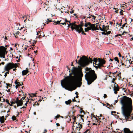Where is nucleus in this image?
<instances>
[{
  "label": "nucleus",
  "instance_id": "1",
  "mask_svg": "<svg viewBox=\"0 0 133 133\" xmlns=\"http://www.w3.org/2000/svg\"><path fill=\"white\" fill-rule=\"evenodd\" d=\"M78 68L73 67L71 72L69 76L65 77L61 81V84L62 87L66 90L72 91L76 89L77 87L73 84L76 83L77 87H80L82 84V81L83 75L82 71V68L78 66Z\"/></svg>",
  "mask_w": 133,
  "mask_h": 133
},
{
  "label": "nucleus",
  "instance_id": "2",
  "mask_svg": "<svg viewBox=\"0 0 133 133\" xmlns=\"http://www.w3.org/2000/svg\"><path fill=\"white\" fill-rule=\"evenodd\" d=\"M120 103L122 105V113L125 117L126 121H131L133 119L132 116L131 115V113L132 110L131 99L126 96H124L121 98Z\"/></svg>",
  "mask_w": 133,
  "mask_h": 133
},
{
  "label": "nucleus",
  "instance_id": "3",
  "mask_svg": "<svg viewBox=\"0 0 133 133\" xmlns=\"http://www.w3.org/2000/svg\"><path fill=\"white\" fill-rule=\"evenodd\" d=\"M85 73H86L84 76L85 79L87 82L88 84L89 85L97 79V74L95 71L90 68L87 67L85 68Z\"/></svg>",
  "mask_w": 133,
  "mask_h": 133
},
{
  "label": "nucleus",
  "instance_id": "4",
  "mask_svg": "<svg viewBox=\"0 0 133 133\" xmlns=\"http://www.w3.org/2000/svg\"><path fill=\"white\" fill-rule=\"evenodd\" d=\"M95 62V65H97L98 63V59L96 58H94L92 60V59L89 57H86L85 56H83L82 57H80V59L78 62L76 60V61L77 63H78L79 65L82 67H84L86 65L89 64L90 63H92V61Z\"/></svg>",
  "mask_w": 133,
  "mask_h": 133
},
{
  "label": "nucleus",
  "instance_id": "5",
  "mask_svg": "<svg viewBox=\"0 0 133 133\" xmlns=\"http://www.w3.org/2000/svg\"><path fill=\"white\" fill-rule=\"evenodd\" d=\"M18 64H14L13 63H7L5 65L4 70H8L14 68H16L17 67H18L17 65Z\"/></svg>",
  "mask_w": 133,
  "mask_h": 133
},
{
  "label": "nucleus",
  "instance_id": "6",
  "mask_svg": "<svg viewBox=\"0 0 133 133\" xmlns=\"http://www.w3.org/2000/svg\"><path fill=\"white\" fill-rule=\"evenodd\" d=\"M98 63L97 64V66H95V67L97 69L98 68L101 69L102 67L104 66V65L105 64L106 61L104 59L99 58H98ZM94 66L95 67L94 65Z\"/></svg>",
  "mask_w": 133,
  "mask_h": 133
},
{
  "label": "nucleus",
  "instance_id": "7",
  "mask_svg": "<svg viewBox=\"0 0 133 133\" xmlns=\"http://www.w3.org/2000/svg\"><path fill=\"white\" fill-rule=\"evenodd\" d=\"M7 48L3 46H0V57L5 58V55H6L7 51H6Z\"/></svg>",
  "mask_w": 133,
  "mask_h": 133
},
{
  "label": "nucleus",
  "instance_id": "8",
  "mask_svg": "<svg viewBox=\"0 0 133 133\" xmlns=\"http://www.w3.org/2000/svg\"><path fill=\"white\" fill-rule=\"evenodd\" d=\"M88 25L89 26V29L90 30L92 31H95V27L96 25V24H92L90 22H88Z\"/></svg>",
  "mask_w": 133,
  "mask_h": 133
},
{
  "label": "nucleus",
  "instance_id": "9",
  "mask_svg": "<svg viewBox=\"0 0 133 133\" xmlns=\"http://www.w3.org/2000/svg\"><path fill=\"white\" fill-rule=\"evenodd\" d=\"M70 28L72 31H73L74 29H75L77 32H78V33H79L80 31H79L78 28L72 25H71Z\"/></svg>",
  "mask_w": 133,
  "mask_h": 133
},
{
  "label": "nucleus",
  "instance_id": "10",
  "mask_svg": "<svg viewBox=\"0 0 133 133\" xmlns=\"http://www.w3.org/2000/svg\"><path fill=\"white\" fill-rule=\"evenodd\" d=\"M123 131L124 133H132L130 129L127 128H125L123 129V131L122 130V132Z\"/></svg>",
  "mask_w": 133,
  "mask_h": 133
},
{
  "label": "nucleus",
  "instance_id": "11",
  "mask_svg": "<svg viewBox=\"0 0 133 133\" xmlns=\"http://www.w3.org/2000/svg\"><path fill=\"white\" fill-rule=\"evenodd\" d=\"M119 87H116V85H114V93L115 94H117V91L119 90Z\"/></svg>",
  "mask_w": 133,
  "mask_h": 133
},
{
  "label": "nucleus",
  "instance_id": "12",
  "mask_svg": "<svg viewBox=\"0 0 133 133\" xmlns=\"http://www.w3.org/2000/svg\"><path fill=\"white\" fill-rule=\"evenodd\" d=\"M78 29H80L81 30H83V28H82V27L84 25V24L83 23V22L82 21L80 23V24L79 25H78Z\"/></svg>",
  "mask_w": 133,
  "mask_h": 133
},
{
  "label": "nucleus",
  "instance_id": "13",
  "mask_svg": "<svg viewBox=\"0 0 133 133\" xmlns=\"http://www.w3.org/2000/svg\"><path fill=\"white\" fill-rule=\"evenodd\" d=\"M15 102H16L17 107L22 106L23 104V102L22 101H20L19 100L18 101H16Z\"/></svg>",
  "mask_w": 133,
  "mask_h": 133
},
{
  "label": "nucleus",
  "instance_id": "14",
  "mask_svg": "<svg viewBox=\"0 0 133 133\" xmlns=\"http://www.w3.org/2000/svg\"><path fill=\"white\" fill-rule=\"evenodd\" d=\"M26 69V70H24L22 71V74L23 76L26 75L28 72V69Z\"/></svg>",
  "mask_w": 133,
  "mask_h": 133
},
{
  "label": "nucleus",
  "instance_id": "15",
  "mask_svg": "<svg viewBox=\"0 0 133 133\" xmlns=\"http://www.w3.org/2000/svg\"><path fill=\"white\" fill-rule=\"evenodd\" d=\"M39 32V33H40V35L38 37L39 38H41V37H44L45 36V35L44 34L43 32L41 31Z\"/></svg>",
  "mask_w": 133,
  "mask_h": 133
},
{
  "label": "nucleus",
  "instance_id": "16",
  "mask_svg": "<svg viewBox=\"0 0 133 133\" xmlns=\"http://www.w3.org/2000/svg\"><path fill=\"white\" fill-rule=\"evenodd\" d=\"M21 84H15L16 85L15 86V88L16 89H17L18 87H20V86H22L23 85V82L21 81Z\"/></svg>",
  "mask_w": 133,
  "mask_h": 133
},
{
  "label": "nucleus",
  "instance_id": "17",
  "mask_svg": "<svg viewBox=\"0 0 133 133\" xmlns=\"http://www.w3.org/2000/svg\"><path fill=\"white\" fill-rule=\"evenodd\" d=\"M61 21H57V22H55L54 21V23H55V24H54H54H55V25H57L58 24H61L64 25V23H60V22Z\"/></svg>",
  "mask_w": 133,
  "mask_h": 133
},
{
  "label": "nucleus",
  "instance_id": "18",
  "mask_svg": "<svg viewBox=\"0 0 133 133\" xmlns=\"http://www.w3.org/2000/svg\"><path fill=\"white\" fill-rule=\"evenodd\" d=\"M76 22H74L71 23L70 24V25H72L74 26H76V27L78 28V25L76 24Z\"/></svg>",
  "mask_w": 133,
  "mask_h": 133
},
{
  "label": "nucleus",
  "instance_id": "19",
  "mask_svg": "<svg viewBox=\"0 0 133 133\" xmlns=\"http://www.w3.org/2000/svg\"><path fill=\"white\" fill-rule=\"evenodd\" d=\"M0 121L2 123H3L4 122V116L1 117V118H0Z\"/></svg>",
  "mask_w": 133,
  "mask_h": 133
},
{
  "label": "nucleus",
  "instance_id": "20",
  "mask_svg": "<svg viewBox=\"0 0 133 133\" xmlns=\"http://www.w3.org/2000/svg\"><path fill=\"white\" fill-rule=\"evenodd\" d=\"M78 127H77L76 128H79V130H80L82 128V124H80L79 123L78 124Z\"/></svg>",
  "mask_w": 133,
  "mask_h": 133
},
{
  "label": "nucleus",
  "instance_id": "21",
  "mask_svg": "<svg viewBox=\"0 0 133 133\" xmlns=\"http://www.w3.org/2000/svg\"><path fill=\"white\" fill-rule=\"evenodd\" d=\"M72 101L71 99H69L68 101H65V103L66 105L69 104Z\"/></svg>",
  "mask_w": 133,
  "mask_h": 133
},
{
  "label": "nucleus",
  "instance_id": "22",
  "mask_svg": "<svg viewBox=\"0 0 133 133\" xmlns=\"http://www.w3.org/2000/svg\"><path fill=\"white\" fill-rule=\"evenodd\" d=\"M15 84H21V82L20 81L19 79H17L15 81Z\"/></svg>",
  "mask_w": 133,
  "mask_h": 133
},
{
  "label": "nucleus",
  "instance_id": "23",
  "mask_svg": "<svg viewBox=\"0 0 133 133\" xmlns=\"http://www.w3.org/2000/svg\"><path fill=\"white\" fill-rule=\"evenodd\" d=\"M63 8H61V9H60L59 10H61V12L62 13H63L64 12H65V11H66L65 10V7H63Z\"/></svg>",
  "mask_w": 133,
  "mask_h": 133
},
{
  "label": "nucleus",
  "instance_id": "24",
  "mask_svg": "<svg viewBox=\"0 0 133 133\" xmlns=\"http://www.w3.org/2000/svg\"><path fill=\"white\" fill-rule=\"evenodd\" d=\"M19 31H17L14 34L15 35V37L16 38H17L18 37L17 35L19 34Z\"/></svg>",
  "mask_w": 133,
  "mask_h": 133
},
{
  "label": "nucleus",
  "instance_id": "25",
  "mask_svg": "<svg viewBox=\"0 0 133 133\" xmlns=\"http://www.w3.org/2000/svg\"><path fill=\"white\" fill-rule=\"evenodd\" d=\"M79 31H80V32L79 33H78L79 34L81 32H82V35H86V34L84 32V31H83V30H81L80 29H79Z\"/></svg>",
  "mask_w": 133,
  "mask_h": 133
},
{
  "label": "nucleus",
  "instance_id": "26",
  "mask_svg": "<svg viewBox=\"0 0 133 133\" xmlns=\"http://www.w3.org/2000/svg\"><path fill=\"white\" fill-rule=\"evenodd\" d=\"M26 97V96H25L24 97H22V98L20 100H19V101H22V102H24V101H23V100H25V98Z\"/></svg>",
  "mask_w": 133,
  "mask_h": 133
},
{
  "label": "nucleus",
  "instance_id": "27",
  "mask_svg": "<svg viewBox=\"0 0 133 133\" xmlns=\"http://www.w3.org/2000/svg\"><path fill=\"white\" fill-rule=\"evenodd\" d=\"M99 29L101 31H104V32H107V31L106 30H105V29H104V28H102L101 27H100V26H99Z\"/></svg>",
  "mask_w": 133,
  "mask_h": 133
},
{
  "label": "nucleus",
  "instance_id": "28",
  "mask_svg": "<svg viewBox=\"0 0 133 133\" xmlns=\"http://www.w3.org/2000/svg\"><path fill=\"white\" fill-rule=\"evenodd\" d=\"M22 18L24 20V22H26V20L27 19L26 17L25 16H22Z\"/></svg>",
  "mask_w": 133,
  "mask_h": 133
},
{
  "label": "nucleus",
  "instance_id": "29",
  "mask_svg": "<svg viewBox=\"0 0 133 133\" xmlns=\"http://www.w3.org/2000/svg\"><path fill=\"white\" fill-rule=\"evenodd\" d=\"M114 59L115 61H117L118 63H119V60H118V58L117 57H116L114 58Z\"/></svg>",
  "mask_w": 133,
  "mask_h": 133
},
{
  "label": "nucleus",
  "instance_id": "30",
  "mask_svg": "<svg viewBox=\"0 0 133 133\" xmlns=\"http://www.w3.org/2000/svg\"><path fill=\"white\" fill-rule=\"evenodd\" d=\"M84 30L85 32H88L89 31V30H90L89 29V27L85 28V29Z\"/></svg>",
  "mask_w": 133,
  "mask_h": 133
},
{
  "label": "nucleus",
  "instance_id": "31",
  "mask_svg": "<svg viewBox=\"0 0 133 133\" xmlns=\"http://www.w3.org/2000/svg\"><path fill=\"white\" fill-rule=\"evenodd\" d=\"M90 16H91V17H92V19H91V20L94 19V20H95V18H96V17L95 16L93 15H91Z\"/></svg>",
  "mask_w": 133,
  "mask_h": 133
},
{
  "label": "nucleus",
  "instance_id": "32",
  "mask_svg": "<svg viewBox=\"0 0 133 133\" xmlns=\"http://www.w3.org/2000/svg\"><path fill=\"white\" fill-rule=\"evenodd\" d=\"M12 119L13 121L16 120V118L15 116H13L12 117Z\"/></svg>",
  "mask_w": 133,
  "mask_h": 133
},
{
  "label": "nucleus",
  "instance_id": "33",
  "mask_svg": "<svg viewBox=\"0 0 133 133\" xmlns=\"http://www.w3.org/2000/svg\"><path fill=\"white\" fill-rule=\"evenodd\" d=\"M61 117V116L60 115H58L57 116H56L55 117V119L57 120L58 118Z\"/></svg>",
  "mask_w": 133,
  "mask_h": 133
},
{
  "label": "nucleus",
  "instance_id": "34",
  "mask_svg": "<svg viewBox=\"0 0 133 133\" xmlns=\"http://www.w3.org/2000/svg\"><path fill=\"white\" fill-rule=\"evenodd\" d=\"M109 25H107L105 26V30H106L107 31V30H108L109 29Z\"/></svg>",
  "mask_w": 133,
  "mask_h": 133
},
{
  "label": "nucleus",
  "instance_id": "35",
  "mask_svg": "<svg viewBox=\"0 0 133 133\" xmlns=\"http://www.w3.org/2000/svg\"><path fill=\"white\" fill-rule=\"evenodd\" d=\"M127 24L126 23H125L122 25V26L121 27V28L122 29H123L124 27L125 26V24Z\"/></svg>",
  "mask_w": 133,
  "mask_h": 133
},
{
  "label": "nucleus",
  "instance_id": "36",
  "mask_svg": "<svg viewBox=\"0 0 133 133\" xmlns=\"http://www.w3.org/2000/svg\"><path fill=\"white\" fill-rule=\"evenodd\" d=\"M43 7L44 8H45V7H46V8H48V5L44 3L43 4Z\"/></svg>",
  "mask_w": 133,
  "mask_h": 133
},
{
  "label": "nucleus",
  "instance_id": "37",
  "mask_svg": "<svg viewBox=\"0 0 133 133\" xmlns=\"http://www.w3.org/2000/svg\"><path fill=\"white\" fill-rule=\"evenodd\" d=\"M30 96L31 97L36 96L34 94H32L31 95H30Z\"/></svg>",
  "mask_w": 133,
  "mask_h": 133
},
{
  "label": "nucleus",
  "instance_id": "38",
  "mask_svg": "<svg viewBox=\"0 0 133 133\" xmlns=\"http://www.w3.org/2000/svg\"><path fill=\"white\" fill-rule=\"evenodd\" d=\"M6 84L7 86L9 87H10L11 86H12L11 84H10L9 83H6Z\"/></svg>",
  "mask_w": 133,
  "mask_h": 133
},
{
  "label": "nucleus",
  "instance_id": "39",
  "mask_svg": "<svg viewBox=\"0 0 133 133\" xmlns=\"http://www.w3.org/2000/svg\"><path fill=\"white\" fill-rule=\"evenodd\" d=\"M72 119H73L74 120H75V119H76V117L74 116V115H73L72 116Z\"/></svg>",
  "mask_w": 133,
  "mask_h": 133
},
{
  "label": "nucleus",
  "instance_id": "40",
  "mask_svg": "<svg viewBox=\"0 0 133 133\" xmlns=\"http://www.w3.org/2000/svg\"><path fill=\"white\" fill-rule=\"evenodd\" d=\"M88 22L87 23H85L84 24V26L85 27L87 28L88 26Z\"/></svg>",
  "mask_w": 133,
  "mask_h": 133
},
{
  "label": "nucleus",
  "instance_id": "41",
  "mask_svg": "<svg viewBox=\"0 0 133 133\" xmlns=\"http://www.w3.org/2000/svg\"><path fill=\"white\" fill-rule=\"evenodd\" d=\"M97 25L96 24V26L95 27V30H99V28L97 27Z\"/></svg>",
  "mask_w": 133,
  "mask_h": 133
},
{
  "label": "nucleus",
  "instance_id": "42",
  "mask_svg": "<svg viewBox=\"0 0 133 133\" xmlns=\"http://www.w3.org/2000/svg\"><path fill=\"white\" fill-rule=\"evenodd\" d=\"M116 79V78H113L112 81H111V82L113 83H115V82H114V81Z\"/></svg>",
  "mask_w": 133,
  "mask_h": 133
},
{
  "label": "nucleus",
  "instance_id": "43",
  "mask_svg": "<svg viewBox=\"0 0 133 133\" xmlns=\"http://www.w3.org/2000/svg\"><path fill=\"white\" fill-rule=\"evenodd\" d=\"M106 33H107V35H108L110 34L111 33V31H107L106 32Z\"/></svg>",
  "mask_w": 133,
  "mask_h": 133
},
{
  "label": "nucleus",
  "instance_id": "44",
  "mask_svg": "<svg viewBox=\"0 0 133 133\" xmlns=\"http://www.w3.org/2000/svg\"><path fill=\"white\" fill-rule=\"evenodd\" d=\"M65 21L66 23L69 22V23H70V22L69 21H68L66 19H65Z\"/></svg>",
  "mask_w": 133,
  "mask_h": 133
},
{
  "label": "nucleus",
  "instance_id": "45",
  "mask_svg": "<svg viewBox=\"0 0 133 133\" xmlns=\"http://www.w3.org/2000/svg\"><path fill=\"white\" fill-rule=\"evenodd\" d=\"M20 98V97H17L16 99V100H15V101H18L19 100V98Z\"/></svg>",
  "mask_w": 133,
  "mask_h": 133
},
{
  "label": "nucleus",
  "instance_id": "46",
  "mask_svg": "<svg viewBox=\"0 0 133 133\" xmlns=\"http://www.w3.org/2000/svg\"><path fill=\"white\" fill-rule=\"evenodd\" d=\"M5 101H6V103H7L8 104H10V103L9 102V100H8L7 99H6Z\"/></svg>",
  "mask_w": 133,
  "mask_h": 133
},
{
  "label": "nucleus",
  "instance_id": "47",
  "mask_svg": "<svg viewBox=\"0 0 133 133\" xmlns=\"http://www.w3.org/2000/svg\"><path fill=\"white\" fill-rule=\"evenodd\" d=\"M102 32L101 33L103 35H107V33H106V32Z\"/></svg>",
  "mask_w": 133,
  "mask_h": 133
},
{
  "label": "nucleus",
  "instance_id": "48",
  "mask_svg": "<svg viewBox=\"0 0 133 133\" xmlns=\"http://www.w3.org/2000/svg\"><path fill=\"white\" fill-rule=\"evenodd\" d=\"M36 41H33V44H34V45H32V46H34V44H36Z\"/></svg>",
  "mask_w": 133,
  "mask_h": 133
},
{
  "label": "nucleus",
  "instance_id": "49",
  "mask_svg": "<svg viewBox=\"0 0 133 133\" xmlns=\"http://www.w3.org/2000/svg\"><path fill=\"white\" fill-rule=\"evenodd\" d=\"M122 20H121V23H119L118 24V25H119V26H121L122 24Z\"/></svg>",
  "mask_w": 133,
  "mask_h": 133
},
{
  "label": "nucleus",
  "instance_id": "50",
  "mask_svg": "<svg viewBox=\"0 0 133 133\" xmlns=\"http://www.w3.org/2000/svg\"><path fill=\"white\" fill-rule=\"evenodd\" d=\"M103 97L104 98H105L107 97V96L106 94H104Z\"/></svg>",
  "mask_w": 133,
  "mask_h": 133
},
{
  "label": "nucleus",
  "instance_id": "51",
  "mask_svg": "<svg viewBox=\"0 0 133 133\" xmlns=\"http://www.w3.org/2000/svg\"><path fill=\"white\" fill-rule=\"evenodd\" d=\"M123 11L122 10V11H121L119 12L120 14L121 15H123V12H122V11Z\"/></svg>",
  "mask_w": 133,
  "mask_h": 133
},
{
  "label": "nucleus",
  "instance_id": "52",
  "mask_svg": "<svg viewBox=\"0 0 133 133\" xmlns=\"http://www.w3.org/2000/svg\"><path fill=\"white\" fill-rule=\"evenodd\" d=\"M16 101H15L14 102L12 101L11 102V104H15V103H16V102H15Z\"/></svg>",
  "mask_w": 133,
  "mask_h": 133
},
{
  "label": "nucleus",
  "instance_id": "53",
  "mask_svg": "<svg viewBox=\"0 0 133 133\" xmlns=\"http://www.w3.org/2000/svg\"><path fill=\"white\" fill-rule=\"evenodd\" d=\"M116 13H118V9H117L115 11Z\"/></svg>",
  "mask_w": 133,
  "mask_h": 133
},
{
  "label": "nucleus",
  "instance_id": "54",
  "mask_svg": "<svg viewBox=\"0 0 133 133\" xmlns=\"http://www.w3.org/2000/svg\"><path fill=\"white\" fill-rule=\"evenodd\" d=\"M83 112L84 113V114H85V112L84 111L82 110L80 111V113L81 114H82V113Z\"/></svg>",
  "mask_w": 133,
  "mask_h": 133
},
{
  "label": "nucleus",
  "instance_id": "55",
  "mask_svg": "<svg viewBox=\"0 0 133 133\" xmlns=\"http://www.w3.org/2000/svg\"><path fill=\"white\" fill-rule=\"evenodd\" d=\"M4 71H7V72L6 73V74H9L10 70H4Z\"/></svg>",
  "mask_w": 133,
  "mask_h": 133
},
{
  "label": "nucleus",
  "instance_id": "56",
  "mask_svg": "<svg viewBox=\"0 0 133 133\" xmlns=\"http://www.w3.org/2000/svg\"><path fill=\"white\" fill-rule=\"evenodd\" d=\"M118 55L119 57H122V56H121V54L120 52H119Z\"/></svg>",
  "mask_w": 133,
  "mask_h": 133
},
{
  "label": "nucleus",
  "instance_id": "57",
  "mask_svg": "<svg viewBox=\"0 0 133 133\" xmlns=\"http://www.w3.org/2000/svg\"><path fill=\"white\" fill-rule=\"evenodd\" d=\"M28 98V101H26V103H25V104H24V105H26H26H27V102H29V99H28V98Z\"/></svg>",
  "mask_w": 133,
  "mask_h": 133
},
{
  "label": "nucleus",
  "instance_id": "58",
  "mask_svg": "<svg viewBox=\"0 0 133 133\" xmlns=\"http://www.w3.org/2000/svg\"><path fill=\"white\" fill-rule=\"evenodd\" d=\"M72 101L75 102L76 101V100H75V97H74V99H72Z\"/></svg>",
  "mask_w": 133,
  "mask_h": 133
},
{
  "label": "nucleus",
  "instance_id": "59",
  "mask_svg": "<svg viewBox=\"0 0 133 133\" xmlns=\"http://www.w3.org/2000/svg\"><path fill=\"white\" fill-rule=\"evenodd\" d=\"M71 23H69V24H68V23H67V24L68 25V28H69L70 27V26H71V25H70V24H71Z\"/></svg>",
  "mask_w": 133,
  "mask_h": 133
},
{
  "label": "nucleus",
  "instance_id": "60",
  "mask_svg": "<svg viewBox=\"0 0 133 133\" xmlns=\"http://www.w3.org/2000/svg\"><path fill=\"white\" fill-rule=\"evenodd\" d=\"M47 20L48 21L50 22L52 21L51 20H49V19H47Z\"/></svg>",
  "mask_w": 133,
  "mask_h": 133
},
{
  "label": "nucleus",
  "instance_id": "61",
  "mask_svg": "<svg viewBox=\"0 0 133 133\" xmlns=\"http://www.w3.org/2000/svg\"><path fill=\"white\" fill-rule=\"evenodd\" d=\"M74 10H73L71 11H70V13L71 14L73 13H74Z\"/></svg>",
  "mask_w": 133,
  "mask_h": 133
},
{
  "label": "nucleus",
  "instance_id": "62",
  "mask_svg": "<svg viewBox=\"0 0 133 133\" xmlns=\"http://www.w3.org/2000/svg\"><path fill=\"white\" fill-rule=\"evenodd\" d=\"M35 103L36 104V105H39V104L37 102V101L35 102Z\"/></svg>",
  "mask_w": 133,
  "mask_h": 133
},
{
  "label": "nucleus",
  "instance_id": "63",
  "mask_svg": "<svg viewBox=\"0 0 133 133\" xmlns=\"http://www.w3.org/2000/svg\"><path fill=\"white\" fill-rule=\"evenodd\" d=\"M69 12H70V11L69 10H67V11H65V13L67 12L68 14H69Z\"/></svg>",
  "mask_w": 133,
  "mask_h": 133
},
{
  "label": "nucleus",
  "instance_id": "64",
  "mask_svg": "<svg viewBox=\"0 0 133 133\" xmlns=\"http://www.w3.org/2000/svg\"><path fill=\"white\" fill-rule=\"evenodd\" d=\"M56 125L57 127H58L60 126V124L58 123H57Z\"/></svg>",
  "mask_w": 133,
  "mask_h": 133
}]
</instances>
